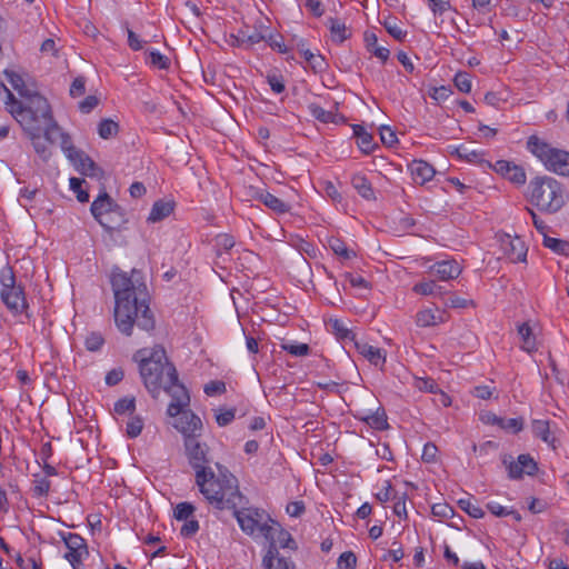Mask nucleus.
<instances>
[{
    "label": "nucleus",
    "mask_w": 569,
    "mask_h": 569,
    "mask_svg": "<svg viewBox=\"0 0 569 569\" xmlns=\"http://www.w3.org/2000/svg\"><path fill=\"white\" fill-rule=\"evenodd\" d=\"M237 495L239 496V498L234 499L237 501V503L234 502V506H229V507L212 506V507L218 510H232L241 530L243 532H246L247 535H253L257 530L260 532V527H262L264 525V523H260V520L262 518V512H260L258 509L243 508V506L246 503V498L240 492L238 485H237Z\"/></svg>",
    "instance_id": "8"
},
{
    "label": "nucleus",
    "mask_w": 569,
    "mask_h": 569,
    "mask_svg": "<svg viewBox=\"0 0 569 569\" xmlns=\"http://www.w3.org/2000/svg\"><path fill=\"white\" fill-rule=\"evenodd\" d=\"M357 351L375 367L382 368L386 363V351L367 342L355 341Z\"/></svg>",
    "instance_id": "18"
},
{
    "label": "nucleus",
    "mask_w": 569,
    "mask_h": 569,
    "mask_svg": "<svg viewBox=\"0 0 569 569\" xmlns=\"http://www.w3.org/2000/svg\"><path fill=\"white\" fill-rule=\"evenodd\" d=\"M357 557L352 551L342 552L338 559L340 569H356Z\"/></svg>",
    "instance_id": "54"
},
{
    "label": "nucleus",
    "mask_w": 569,
    "mask_h": 569,
    "mask_svg": "<svg viewBox=\"0 0 569 569\" xmlns=\"http://www.w3.org/2000/svg\"><path fill=\"white\" fill-rule=\"evenodd\" d=\"M99 103V100L94 96L86 97L80 103L79 109L82 113L91 112Z\"/></svg>",
    "instance_id": "64"
},
{
    "label": "nucleus",
    "mask_w": 569,
    "mask_h": 569,
    "mask_svg": "<svg viewBox=\"0 0 569 569\" xmlns=\"http://www.w3.org/2000/svg\"><path fill=\"white\" fill-rule=\"evenodd\" d=\"M117 204L118 203H116L107 192H102L91 203L90 211L94 219H98L100 217H104L109 211L113 210Z\"/></svg>",
    "instance_id": "23"
},
{
    "label": "nucleus",
    "mask_w": 569,
    "mask_h": 569,
    "mask_svg": "<svg viewBox=\"0 0 569 569\" xmlns=\"http://www.w3.org/2000/svg\"><path fill=\"white\" fill-rule=\"evenodd\" d=\"M462 271L461 266L456 260H442L433 263L429 268V273L441 281L456 279Z\"/></svg>",
    "instance_id": "15"
},
{
    "label": "nucleus",
    "mask_w": 569,
    "mask_h": 569,
    "mask_svg": "<svg viewBox=\"0 0 569 569\" xmlns=\"http://www.w3.org/2000/svg\"><path fill=\"white\" fill-rule=\"evenodd\" d=\"M386 30L388 31V33L393 37L396 40H403L405 37L407 36V32L403 31L399 26L398 23L395 21V20H387L385 21L383 23Z\"/></svg>",
    "instance_id": "56"
},
{
    "label": "nucleus",
    "mask_w": 569,
    "mask_h": 569,
    "mask_svg": "<svg viewBox=\"0 0 569 569\" xmlns=\"http://www.w3.org/2000/svg\"><path fill=\"white\" fill-rule=\"evenodd\" d=\"M493 170L517 186L526 183L527 176L523 168L513 162L498 160L493 164Z\"/></svg>",
    "instance_id": "14"
},
{
    "label": "nucleus",
    "mask_w": 569,
    "mask_h": 569,
    "mask_svg": "<svg viewBox=\"0 0 569 569\" xmlns=\"http://www.w3.org/2000/svg\"><path fill=\"white\" fill-rule=\"evenodd\" d=\"M445 321V312L439 310L423 309L416 315V323L421 328L433 327Z\"/></svg>",
    "instance_id": "22"
},
{
    "label": "nucleus",
    "mask_w": 569,
    "mask_h": 569,
    "mask_svg": "<svg viewBox=\"0 0 569 569\" xmlns=\"http://www.w3.org/2000/svg\"><path fill=\"white\" fill-rule=\"evenodd\" d=\"M502 463L508 470V477L512 480L522 479L525 475L533 476L538 471L537 462L528 453L518 456L517 461L511 460L510 456H505Z\"/></svg>",
    "instance_id": "10"
},
{
    "label": "nucleus",
    "mask_w": 569,
    "mask_h": 569,
    "mask_svg": "<svg viewBox=\"0 0 569 569\" xmlns=\"http://www.w3.org/2000/svg\"><path fill=\"white\" fill-rule=\"evenodd\" d=\"M176 416L178 417L174 428L180 431L184 439L189 437H200L202 430L201 419L191 410H183Z\"/></svg>",
    "instance_id": "13"
},
{
    "label": "nucleus",
    "mask_w": 569,
    "mask_h": 569,
    "mask_svg": "<svg viewBox=\"0 0 569 569\" xmlns=\"http://www.w3.org/2000/svg\"><path fill=\"white\" fill-rule=\"evenodd\" d=\"M497 423L502 429L511 430L515 433L519 432L523 427L522 420L518 419V418H509V419L498 418Z\"/></svg>",
    "instance_id": "51"
},
{
    "label": "nucleus",
    "mask_w": 569,
    "mask_h": 569,
    "mask_svg": "<svg viewBox=\"0 0 569 569\" xmlns=\"http://www.w3.org/2000/svg\"><path fill=\"white\" fill-rule=\"evenodd\" d=\"M1 87L7 96L6 109L23 131H43L46 139L54 142V132L59 131V124L53 118L48 100L38 93L30 96L24 101H19L4 84Z\"/></svg>",
    "instance_id": "4"
},
{
    "label": "nucleus",
    "mask_w": 569,
    "mask_h": 569,
    "mask_svg": "<svg viewBox=\"0 0 569 569\" xmlns=\"http://www.w3.org/2000/svg\"><path fill=\"white\" fill-rule=\"evenodd\" d=\"M59 535L67 548V552L63 556L64 559L68 560L73 569H80L83 558L89 555L86 540L78 533L60 532Z\"/></svg>",
    "instance_id": "9"
},
{
    "label": "nucleus",
    "mask_w": 569,
    "mask_h": 569,
    "mask_svg": "<svg viewBox=\"0 0 569 569\" xmlns=\"http://www.w3.org/2000/svg\"><path fill=\"white\" fill-rule=\"evenodd\" d=\"M365 44L368 52L378 58L381 62H386L390 56V50L386 47L378 44V38L375 32L366 31Z\"/></svg>",
    "instance_id": "24"
},
{
    "label": "nucleus",
    "mask_w": 569,
    "mask_h": 569,
    "mask_svg": "<svg viewBox=\"0 0 569 569\" xmlns=\"http://www.w3.org/2000/svg\"><path fill=\"white\" fill-rule=\"evenodd\" d=\"M357 144L360 148V150L366 154L371 153L376 148L373 137L368 132L360 134V138L357 139Z\"/></svg>",
    "instance_id": "53"
},
{
    "label": "nucleus",
    "mask_w": 569,
    "mask_h": 569,
    "mask_svg": "<svg viewBox=\"0 0 569 569\" xmlns=\"http://www.w3.org/2000/svg\"><path fill=\"white\" fill-rule=\"evenodd\" d=\"M216 246L218 248L219 253H220V251L227 252L233 248L234 239L232 236L227 234V233L218 234L216 238Z\"/></svg>",
    "instance_id": "55"
},
{
    "label": "nucleus",
    "mask_w": 569,
    "mask_h": 569,
    "mask_svg": "<svg viewBox=\"0 0 569 569\" xmlns=\"http://www.w3.org/2000/svg\"><path fill=\"white\" fill-rule=\"evenodd\" d=\"M281 348L296 357L307 356L310 351V348L307 343H283Z\"/></svg>",
    "instance_id": "49"
},
{
    "label": "nucleus",
    "mask_w": 569,
    "mask_h": 569,
    "mask_svg": "<svg viewBox=\"0 0 569 569\" xmlns=\"http://www.w3.org/2000/svg\"><path fill=\"white\" fill-rule=\"evenodd\" d=\"M415 183L423 186L432 180L436 174L435 168L425 160H413L408 166Z\"/></svg>",
    "instance_id": "17"
},
{
    "label": "nucleus",
    "mask_w": 569,
    "mask_h": 569,
    "mask_svg": "<svg viewBox=\"0 0 569 569\" xmlns=\"http://www.w3.org/2000/svg\"><path fill=\"white\" fill-rule=\"evenodd\" d=\"M413 386L419 391L430 392V393H438L439 386L438 383L431 379V378H415Z\"/></svg>",
    "instance_id": "41"
},
{
    "label": "nucleus",
    "mask_w": 569,
    "mask_h": 569,
    "mask_svg": "<svg viewBox=\"0 0 569 569\" xmlns=\"http://www.w3.org/2000/svg\"><path fill=\"white\" fill-rule=\"evenodd\" d=\"M260 533L269 541V546L276 545L277 550L279 548L296 549V542L291 535L281 528L278 522L271 520V525L264 523L260 527Z\"/></svg>",
    "instance_id": "12"
},
{
    "label": "nucleus",
    "mask_w": 569,
    "mask_h": 569,
    "mask_svg": "<svg viewBox=\"0 0 569 569\" xmlns=\"http://www.w3.org/2000/svg\"><path fill=\"white\" fill-rule=\"evenodd\" d=\"M359 419L376 430H385L388 428L387 415L385 409L381 407H379L375 412L365 417H359Z\"/></svg>",
    "instance_id": "30"
},
{
    "label": "nucleus",
    "mask_w": 569,
    "mask_h": 569,
    "mask_svg": "<svg viewBox=\"0 0 569 569\" xmlns=\"http://www.w3.org/2000/svg\"><path fill=\"white\" fill-rule=\"evenodd\" d=\"M329 248L337 254L342 257L343 259H351L356 256V253L352 250H349L346 246V243L338 239V238H331L328 241Z\"/></svg>",
    "instance_id": "36"
},
{
    "label": "nucleus",
    "mask_w": 569,
    "mask_h": 569,
    "mask_svg": "<svg viewBox=\"0 0 569 569\" xmlns=\"http://www.w3.org/2000/svg\"><path fill=\"white\" fill-rule=\"evenodd\" d=\"M110 282L114 296L113 318L118 330L124 336H131L134 326L144 331L153 330L156 320L149 307V292L141 273L137 270L127 273L114 269Z\"/></svg>",
    "instance_id": "1"
},
{
    "label": "nucleus",
    "mask_w": 569,
    "mask_h": 569,
    "mask_svg": "<svg viewBox=\"0 0 569 569\" xmlns=\"http://www.w3.org/2000/svg\"><path fill=\"white\" fill-rule=\"evenodd\" d=\"M76 169L86 176H97L100 171L96 162L82 150H78L70 159Z\"/></svg>",
    "instance_id": "21"
},
{
    "label": "nucleus",
    "mask_w": 569,
    "mask_h": 569,
    "mask_svg": "<svg viewBox=\"0 0 569 569\" xmlns=\"http://www.w3.org/2000/svg\"><path fill=\"white\" fill-rule=\"evenodd\" d=\"M330 31L332 34L333 41L337 42H343L346 39H348L349 33L347 32V28L345 23L340 22L339 20L331 19L330 20Z\"/></svg>",
    "instance_id": "40"
},
{
    "label": "nucleus",
    "mask_w": 569,
    "mask_h": 569,
    "mask_svg": "<svg viewBox=\"0 0 569 569\" xmlns=\"http://www.w3.org/2000/svg\"><path fill=\"white\" fill-rule=\"evenodd\" d=\"M499 248L502 252V257L508 259L510 262H522L527 258V246L525 241L516 236L502 234L499 237Z\"/></svg>",
    "instance_id": "11"
},
{
    "label": "nucleus",
    "mask_w": 569,
    "mask_h": 569,
    "mask_svg": "<svg viewBox=\"0 0 569 569\" xmlns=\"http://www.w3.org/2000/svg\"><path fill=\"white\" fill-rule=\"evenodd\" d=\"M431 512L435 517L440 519H447L453 516V509L447 503H435L431 508Z\"/></svg>",
    "instance_id": "57"
},
{
    "label": "nucleus",
    "mask_w": 569,
    "mask_h": 569,
    "mask_svg": "<svg viewBox=\"0 0 569 569\" xmlns=\"http://www.w3.org/2000/svg\"><path fill=\"white\" fill-rule=\"evenodd\" d=\"M41 132L42 131H34V132H26L28 134V137L30 138L31 142H32V146H33V149L36 151V153L44 161H47L50 156H51V151H50V148H49V144H51L52 142L48 141L46 139V136L43 134V139L41 138Z\"/></svg>",
    "instance_id": "26"
},
{
    "label": "nucleus",
    "mask_w": 569,
    "mask_h": 569,
    "mask_svg": "<svg viewBox=\"0 0 569 569\" xmlns=\"http://www.w3.org/2000/svg\"><path fill=\"white\" fill-rule=\"evenodd\" d=\"M104 343L103 337L98 332H91L86 338L84 345L89 351H98Z\"/></svg>",
    "instance_id": "52"
},
{
    "label": "nucleus",
    "mask_w": 569,
    "mask_h": 569,
    "mask_svg": "<svg viewBox=\"0 0 569 569\" xmlns=\"http://www.w3.org/2000/svg\"><path fill=\"white\" fill-rule=\"evenodd\" d=\"M330 325H331L332 331L335 332V335L337 336L338 339H342V340L350 339V340L356 341L355 335L352 333V331H350L348 328H346V326L343 325L342 321L335 319V320H331Z\"/></svg>",
    "instance_id": "43"
},
{
    "label": "nucleus",
    "mask_w": 569,
    "mask_h": 569,
    "mask_svg": "<svg viewBox=\"0 0 569 569\" xmlns=\"http://www.w3.org/2000/svg\"><path fill=\"white\" fill-rule=\"evenodd\" d=\"M263 569H296V565L289 558L280 555L276 545L268 547L266 555L262 558Z\"/></svg>",
    "instance_id": "16"
},
{
    "label": "nucleus",
    "mask_w": 569,
    "mask_h": 569,
    "mask_svg": "<svg viewBox=\"0 0 569 569\" xmlns=\"http://www.w3.org/2000/svg\"><path fill=\"white\" fill-rule=\"evenodd\" d=\"M543 237H545L543 238L545 247L551 249L552 251H555L557 253H565L567 251V249L569 248V242H567L565 240L548 237L547 233Z\"/></svg>",
    "instance_id": "42"
},
{
    "label": "nucleus",
    "mask_w": 569,
    "mask_h": 569,
    "mask_svg": "<svg viewBox=\"0 0 569 569\" xmlns=\"http://www.w3.org/2000/svg\"><path fill=\"white\" fill-rule=\"evenodd\" d=\"M148 54L147 61L158 68V69H168L170 66V60L168 57L163 56L159 51L151 50L146 52Z\"/></svg>",
    "instance_id": "39"
},
{
    "label": "nucleus",
    "mask_w": 569,
    "mask_h": 569,
    "mask_svg": "<svg viewBox=\"0 0 569 569\" xmlns=\"http://www.w3.org/2000/svg\"><path fill=\"white\" fill-rule=\"evenodd\" d=\"M0 298L7 309L14 317H21L20 322L30 320L31 316L28 312V302L24 295V289L16 283V276L11 267H4L0 270Z\"/></svg>",
    "instance_id": "6"
},
{
    "label": "nucleus",
    "mask_w": 569,
    "mask_h": 569,
    "mask_svg": "<svg viewBox=\"0 0 569 569\" xmlns=\"http://www.w3.org/2000/svg\"><path fill=\"white\" fill-rule=\"evenodd\" d=\"M308 111L315 119L322 123L337 122V116L333 112L325 110L317 103H309Z\"/></svg>",
    "instance_id": "33"
},
{
    "label": "nucleus",
    "mask_w": 569,
    "mask_h": 569,
    "mask_svg": "<svg viewBox=\"0 0 569 569\" xmlns=\"http://www.w3.org/2000/svg\"><path fill=\"white\" fill-rule=\"evenodd\" d=\"M119 131V124L111 119H103L98 126V133L102 139H110Z\"/></svg>",
    "instance_id": "35"
},
{
    "label": "nucleus",
    "mask_w": 569,
    "mask_h": 569,
    "mask_svg": "<svg viewBox=\"0 0 569 569\" xmlns=\"http://www.w3.org/2000/svg\"><path fill=\"white\" fill-rule=\"evenodd\" d=\"M260 202L277 214H284L290 211L291 206L269 191L260 194Z\"/></svg>",
    "instance_id": "27"
},
{
    "label": "nucleus",
    "mask_w": 569,
    "mask_h": 569,
    "mask_svg": "<svg viewBox=\"0 0 569 569\" xmlns=\"http://www.w3.org/2000/svg\"><path fill=\"white\" fill-rule=\"evenodd\" d=\"M413 292L422 296H441L442 287L437 284L435 280H423L416 283L412 288Z\"/></svg>",
    "instance_id": "32"
},
{
    "label": "nucleus",
    "mask_w": 569,
    "mask_h": 569,
    "mask_svg": "<svg viewBox=\"0 0 569 569\" xmlns=\"http://www.w3.org/2000/svg\"><path fill=\"white\" fill-rule=\"evenodd\" d=\"M453 82L459 91L463 93H469L471 91V80L469 73L458 72L455 76Z\"/></svg>",
    "instance_id": "48"
},
{
    "label": "nucleus",
    "mask_w": 569,
    "mask_h": 569,
    "mask_svg": "<svg viewBox=\"0 0 569 569\" xmlns=\"http://www.w3.org/2000/svg\"><path fill=\"white\" fill-rule=\"evenodd\" d=\"M134 360L139 362V371L144 387L153 398L163 389L170 397L167 413L177 416L190 403L187 388L179 381L178 371L167 357L163 347L138 350Z\"/></svg>",
    "instance_id": "3"
},
{
    "label": "nucleus",
    "mask_w": 569,
    "mask_h": 569,
    "mask_svg": "<svg viewBox=\"0 0 569 569\" xmlns=\"http://www.w3.org/2000/svg\"><path fill=\"white\" fill-rule=\"evenodd\" d=\"M380 138L381 141L388 147H392L397 142L396 132L391 128L386 126H382L380 128Z\"/></svg>",
    "instance_id": "60"
},
{
    "label": "nucleus",
    "mask_w": 569,
    "mask_h": 569,
    "mask_svg": "<svg viewBox=\"0 0 569 569\" xmlns=\"http://www.w3.org/2000/svg\"><path fill=\"white\" fill-rule=\"evenodd\" d=\"M530 202L540 211L558 212L566 203L567 194L562 184L552 177H536L530 181Z\"/></svg>",
    "instance_id": "5"
},
{
    "label": "nucleus",
    "mask_w": 569,
    "mask_h": 569,
    "mask_svg": "<svg viewBox=\"0 0 569 569\" xmlns=\"http://www.w3.org/2000/svg\"><path fill=\"white\" fill-rule=\"evenodd\" d=\"M189 465L194 471V482L200 493L210 506H234L237 495V478L220 463L216 462L217 473L209 466V447L200 437H189L183 440Z\"/></svg>",
    "instance_id": "2"
},
{
    "label": "nucleus",
    "mask_w": 569,
    "mask_h": 569,
    "mask_svg": "<svg viewBox=\"0 0 569 569\" xmlns=\"http://www.w3.org/2000/svg\"><path fill=\"white\" fill-rule=\"evenodd\" d=\"M57 137L60 138V147L62 149V151L64 152V154L67 156V158L70 160L72 158V156L79 150L77 149L73 144H72V140H71V137L67 133V132H63L61 130V128L59 127V131H56L54 132V140L57 139Z\"/></svg>",
    "instance_id": "34"
},
{
    "label": "nucleus",
    "mask_w": 569,
    "mask_h": 569,
    "mask_svg": "<svg viewBox=\"0 0 569 569\" xmlns=\"http://www.w3.org/2000/svg\"><path fill=\"white\" fill-rule=\"evenodd\" d=\"M37 477V475H34ZM51 488V482L47 478H36L33 480L32 492L36 497H47Z\"/></svg>",
    "instance_id": "46"
},
{
    "label": "nucleus",
    "mask_w": 569,
    "mask_h": 569,
    "mask_svg": "<svg viewBox=\"0 0 569 569\" xmlns=\"http://www.w3.org/2000/svg\"><path fill=\"white\" fill-rule=\"evenodd\" d=\"M226 391V383L219 380H212L204 386V393L209 397L223 393Z\"/></svg>",
    "instance_id": "59"
},
{
    "label": "nucleus",
    "mask_w": 569,
    "mask_h": 569,
    "mask_svg": "<svg viewBox=\"0 0 569 569\" xmlns=\"http://www.w3.org/2000/svg\"><path fill=\"white\" fill-rule=\"evenodd\" d=\"M532 432L537 438H540L552 449L557 448L558 439L555 435V430L551 429L550 422L548 420H533Z\"/></svg>",
    "instance_id": "19"
},
{
    "label": "nucleus",
    "mask_w": 569,
    "mask_h": 569,
    "mask_svg": "<svg viewBox=\"0 0 569 569\" xmlns=\"http://www.w3.org/2000/svg\"><path fill=\"white\" fill-rule=\"evenodd\" d=\"M459 506L462 510H465L470 517L480 519L485 516V511L470 499H460Z\"/></svg>",
    "instance_id": "44"
},
{
    "label": "nucleus",
    "mask_w": 569,
    "mask_h": 569,
    "mask_svg": "<svg viewBox=\"0 0 569 569\" xmlns=\"http://www.w3.org/2000/svg\"><path fill=\"white\" fill-rule=\"evenodd\" d=\"M234 416H236L234 409H226V410L220 409L219 412L216 415V421H217L218 426L226 427L232 422V420L234 419Z\"/></svg>",
    "instance_id": "58"
},
{
    "label": "nucleus",
    "mask_w": 569,
    "mask_h": 569,
    "mask_svg": "<svg viewBox=\"0 0 569 569\" xmlns=\"http://www.w3.org/2000/svg\"><path fill=\"white\" fill-rule=\"evenodd\" d=\"M124 377V372L121 368H114L106 375V383L108 386L118 385Z\"/></svg>",
    "instance_id": "63"
},
{
    "label": "nucleus",
    "mask_w": 569,
    "mask_h": 569,
    "mask_svg": "<svg viewBox=\"0 0 569 569\" xmlns=\"http://www.w3.org/2000/svg\"><path fill=\"white\" fill-rule=\"evenodd\" d=\"M518 333L521 338V348L527 352H532L537 349L536 338L532 335V329L528 323H522L518 327Z\"/></svg>",
    "instance_id": "31"
},
{
    "label": "nucleus",
    "mask_w": 569,
    "mask_h": 569,
    "mask_svg": "<svg viewBox=\"0 0 569 569\" xmlns=\"http://www.w3.org/2000/svg\"><path fill=\"white\" fill-rule=\"evenodd\" d=\"M174 204L171 201L158 200L153 203L148 221L158 222L169 217L173 211Z\"/></svg>",
    "instance_id": "28"
},
{
    "label": "nucleus",
    "mask_w": 569,
    "mask_h": 569,
    "mask_svg": "<svg viewBox=\"0 0 569 569\" xmlns=\"http://www.w3.org/2000/svg\"><path fill=\"white\" fill-rule=\"evenodd\" d=\"M527 149L537 157L548 171L569 177V152L552 147L537 136L527 140Z\"/></svg>",
    "instance_id": "7"
},
{
    "label": "nucleus",
    "mask_w": 569,
    "mask_h": 569,
    "mask_svg": "<svg viewBox=\"0 0 569 569\" xmlns=\"http://www.w3.org/2000/svg\"><path fill=\"white\" fill-rule=\"evenodd\" d=\"M136 410V399L133 397H124L119 399L113 407L117 415L133 413Z\"/></svg>",
    "instance_id": "37"
},
{
    "label": "nucleus",
    "mask_w": 569,
    "mask_h": 569,
    "mask_svg": "<svg viewBox=\"0 0 569 569\" xmlns=\"http://www.w3.org/2000/svg\"><path fill=\"white\" fill-rule=\"evenodd\" d=\"M302 57L316 72L322 71L326 68V61L322 56L312 53L309 49L303 50Z\"/></svg>",
    "instance_id": "38"
},
{
    "label": "nucleus",
    "mask_w": 569,
    "mask_h": 569,
    "mask_svg": "<svg viewBox=\"0 0 569 569\" xmlns=\"http://www.w3.org/2000/svg\"><path fill=\"white\" fill-rule=\"evenodd\" d=\"M4 74H6L7 79H8V81L10 82V84L13 87V89L17 90L18 93L24 100L27 98H29L30 96H32V94H38L37 91L31 90L30 88L27 87V84L24 83L23 78L19 73H17L14 71H11V70H6Z\"/></svg>",
    "instance_id": "29"
},
{
    "label": "nucleus",
    "mask_w": 569,
    "mask_h": 569,
    "mask_svg": "<svg viewBox=\"0 0 569 569\" xmlns=\"http://www.w3.org/2000/svg\"><path fill=\"white\" fill-rule=\"evenodd\" d=\"M351 184L357 192L366 200L376 199L373 188L369 179L361 173H356L351 178Z\"/></svg>",
    "instance_id": "25"
},
{
    "label": "nucleus",
    "mask_w": 569,
    "mask_h": 569,
    "mask_svg": "<svg viewBox=\"0 0 569 569\" xmlns=\"http://www.w3.org/2000/svg\"><path fill=\"white\" fill-rule=\"evenodd\" d=\"M142 428H143V420L140 417L134 416L127 423V429H126L127 436L129 438H137L141 433Z\"/></svg>",
    "instance_id": "47"
},
{
    "label": "nucleus",
    "mask_w": 569,
    "mask_h": 569,
    "mask_svg": "<svg viewBox=\"0 0 569 569\" xmlns=\"http://www.w3.org/2000/svg\"><path fill=\"white\" fill-rule=\"evenodd\" d=\"M84 180L79 178H70V189L76 193L77 199L79 202H88L89 201V193L88 191L82 189V183Z\"/></svg>",
    "instance_id": "45"
},
{
    "label": "nucleus",
    "mask_w": 569,
    "mask_h": 569,
    "mask_svg": "<svg viewBox=\"0 0 569 569\" xmlns=\"http://www.w3.org/2000/svg\"><path fill=\"white\" fill-rule=\"evenodd\" d=\"M194 507L190 502H180L174 508V517L177 520H188L194 512Z\"/></svg>",
    "instance_id": "50"
},
{
    "label": "nucleus",
    "mask_w": 569,
    "mask_h": 569,
    "mask_svg": "<svg viewBox=\"0 0 569 569\" xmlns=\"http://www.w3.org/2000/svg\"><path fill=\"white\" fill-rule=\"evenodd\" d=\"M100 226L107 231H113L120 229L126 222V216L119 204L109 211L104 217L96 219Z\"/></svg>",
    "instance_id": "20"
},
{
    "label": "nucleus",
    "mask_w": 569,
    "mask_h": 569,
    "mask_svg": "<svg viewBox=\"0 0 569 569\" xmlns=\"http://www.w3.org/2000/svg\"><path fill=\"white\" fill-rule=\"evenodd\" d=\"M438 448L432 442H427L423 446L421 459L425 462H435L437 458Z\"/></svg>",
    "instance_id": "62"
},
{
    "label": "nucleus",
    "mask_w": 569,
    "mask_h": 569,
    "mask_svg": "<svg viewBox=\"0 0 569 569\" xmlns=\"http://www.w3.org/2000/svg\"><path fill=\"white\" fill-rule=\"evenodd\" d=\"M186 523L181 527L180 533L184 538H190L199 530V522L196 519L184 520Z\"/></svg>",
    "instance_id": "61"
}]
</instances>
